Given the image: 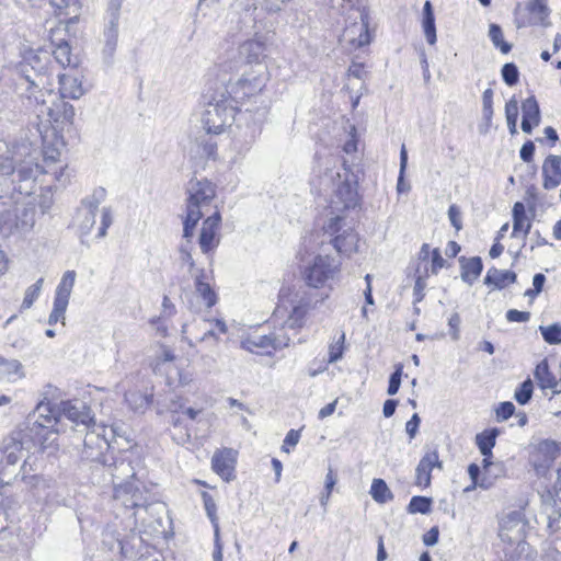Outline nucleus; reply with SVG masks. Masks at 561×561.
I'll use <instances>...</instances> for the list:
<instances>
[{"label": "nucleus", "mask_w": 561, "mask_h": 561, "mask_svg": "<svg viewBox=\"0 0 561 561\" xmlns=\"http://www.w3.org/2000/svg\"><path fill=\"white\" fill-rule=\"evenodd\" d=\"M408 164V152L405 146L402 145L400 150V174L398 179L397 190L399 193L408 192L410 186L404 183L403 176Z\"/></svg>", "instance_id": "864d4df0"}, {"label": "nucleus", "mask_w": 561, "mask_h": 561, "mask_svg": "<svg viewBox=\"0 0 561 561\" xmlns=\"http://www.w3.org/2000/svg\"><path fill=\"white\" fill-rule=\"evenodd\" d=\"M59 412L60 419L65 417L75 424L87 425L91 421L89 408L80 400L61 401Z\"/></svg>", "instance_id": "5701e85b"}, {"label": "nucleus", "mask_w": 561, "mask_h": 561, "mask_svg": "<svg viewBox=\"0 0 561 561\" xmlns=\"http://www.w3.org/2000/svg\"><path fill=\"white\" fill-rule=\"evenodd\" d=\"M51 7H54L58 14L70 15L78 14L79 1L78 0H49Z\"/></svg>", "instance_id": "37998d69"}, {"label": "nucleus", "mask_w": 561, "mask_h": 561, "mask_svg": "<svg viewBox=\"0 0 561 561\" xmlns=\"http://www.w3.org/2000/svg\"><path fill=\"white\" fill-rule=\"evenodd\" d=\"M44 279L39 278L36 280L35 284L31 285L26 288L24 299L22 302L23 309H28L33 306L34 301L38 298L42 286H43Z\"/></svg>", "instance_id": "3c124183"}, {"label": "nucleus", "mask_w": 561, "mask_h": 561, "mask_svg": "<svg viewBox=\"0 0 561 561\" xmlns=\"http://www.w3.org/2000/svg\"><path fill=\"white\" fill-rule=\"evenodd\" d=\"M221 216L218 210H214L203 221V227L198 238L199 248L203 253L213 251L219 244L218 230Z\"/></svg>", "instance_id": "aec40b11"}, {"label": "nucleus", "mask_w": 561, "mask_h": 561, "mask_svg": "<svg viewBox=\"0 0 561 561\" xmlns=\"http://www.w3.org/2000/svg\"><path fill=\"white\" fill-rule=\"evenodd\" d=\"M35 414V425L42 428H53L60 421L59 405L53 407L48 401H41L36 405Z\"/></svg>", "instance_id": "bb28decb"}, {"label": "nucleus", "mask_w": 561, "mask_h": 561, "mask_svg": "<svg viewBox=\"0 0 561 561\" xmlns=\"http://www.w3.org/2000/svg\"><path fill=\"white\" fill-rule=\"evenodd\" d=\"M323 232L331 239L333 248L340 254L350 256L358 248V234L346 216L341 214L330 216L322 225Z\"/></svg>", "instance_id": "6e6552de"}, {"label": "nucleus", "mask_w": 561, "mask_h": 561, "mask_svg": "<svg viewBox=\"0 0 561 561\" xmlns=\"http://www.w3.org/2000/svg\"><path fill=\"white\" fill-rule=\"evenodd\" d=\"M237 101L228 89L220 88L208 98L201 116V123L207 134H221L236 119Z\"/></svg>", "instance_id": "423d86ee"}, {"label": "nucleus", "mask_w": 561, "mask_h": 561, "mask_svg": "<svg viewBox=\"0 0 561 561\" xmlns=\"http://www.w3.org/2000/svg\"><path fill=\"white\" fill-rule=\"evenodd\" d=\"M345 350V333L342 332L336 341H333L329 345V357L328 363L333 364L343 357Z\"/></svg>", "instance_id": "49530a36"}, {"label": "nucleus", "mask_w": 561, "mask_h": 561, "mask_svg": "<svg viewBox=\"0 0 561 561\" xmlns=\"http://www.w3.org/2000/svg\"><path fill=\"white\" fill-rule=\"evenodd\" d=\"M401 376H402V366L399 365L396 371L390 376L389 386H388V394L394 396L400 388L401 385Z\"/></svg>", "instance_id": "e2e57ef3"}, {"label": "nucleus", "mask_w": 561, "mask_h": 561, "mask_svg": "<svg viewBox=\"0 0 561 561\" xmlns=\"http://www.w3.org/2000/svg\"><path fill=\"white\" fill-rule=\"evenodd\" d=\"M561 444L551 439H542L533 446L529 462L539 476H543L560 456Z\"/></svg>", "instance_id": "4468645a"}, {"label": "nucleus", "mask_w": 561, "mask_h": 561, "mask_svg": "<svg viewBox=\"0 0 561 561\" xmlns=\"http://www.w3.org/2000/svg\"><path fill=\"white\" fill-rule=\"evenodd\" d=\"M105 44L103 55L106 59H111L116 50L118 41V21L108 20L104 30Z\"/></svg>", "instance_id": "f704fd0d"}, {"label": "nucleus", "mask_w": 561, "mask_h": 561, "mask_svg": "<svg viewBox=\"0 0 561 561\" xmlns=\"http://www.w3.org/2000/svg\"><path fill=\"white\" fill-rule=\"evenodd\" d=\"M358 2L359 0H330L331 8L339 13L352 12V22L344 27L340 37V42L350 49L360 48L370 42L367 16L358 9Z\"/></svg>", "instance_id": "0eeeda50"}, {"label": "nucleus", "mask_w": 561, "mask_h": 561, "mask_svg": "<svg viewBox=\"0 0 561 561\" xmlns=\"http://www.w3.org/2000/svg\"><path fill=\"white\" fill-rule=\"evenodd\" d=\"M27 105L33 108L43 127L64 128L73 124L75 107L65 101L66 98L58 96L49 87L45 88V79L39 77L36 83L30 87Z\"/></svg>", "instance_id": "f03ea898"}, {"label": "nucleus", "mask_w": 561, "mask_h": 561, "mask_svg": "<svg viewBox=\"0 0 561 561\" xmlns=\"http://www.w3.org/2000/svg\"><path fill=\"white\" fill-rule=\"evenodd\" d=\"M299 439H300V432L296 431V430H290L286 434V437L284 439V443L282 446L283 451L289 454L290 453L289 447H295L298 444Z\"/></svg>", "instance_id": "69168bd1"}, {"label": "nucleus", "mask_w": 561, "mask_h": 561, "mask_svg": "<svg viewBox=\"0 0 561 561\" xmlns=\"http://www.w3.org/2000/svg\"><path fill=\"white\" fill-rule=\"evenodd\" d=\"M432 500L425 496H413L408 505L410 514H427L431 512Z\"/></svg>", "instance_id": "09e8293b"}, {"label": "nucleus", "mask_w": 561, "mask_h": 561, "mask_svg": "<svg viewBox=\"0 0 561 561\" xmlns=\"http://www.w3.org/2000/svg\"><path fill=\"white\" fill-rule=\"evenodd\" d=\"M53 55L55 57V60L60 66H68L70 68H75L76 62L71 55V48L67 42L62 41L61 43L57 44L55 49L53 50Z\"/></svg>", "instance_id": "ea45409f"}, {"label": "nucleus", "mask_w": 561, "mask_h": 561, "mask_svg": "<svg viewBox=\"0 0 561 561\" xmlns=\"http://www.w3.org/2000/svg\"><path fill=\"white\" fill-rule=\"evenodd\" d=\"M525 524L517 512L505 515L500 522L499 536L508 543L519 542L524 537Z\"/></svg>", "instance_id": "412c9836"}, {"label": "nucleus", "mask_w": 561, "mask_h": 561, "mask_svg": "<svg viewBox=\"0 0 561 561\" xmlns=\"http://www.w3.org/2000/svg\"><path fill=\"white\" fill-rule=\"evenodd\" d=\"M186 215L184 218L183 237L192 238L199 219L208 215L213 209L216 197V186L206 179H193L187 185Z\"/></svg>", "instance_id": "20e7f679"}, {"label": "nucleus", "mask_w": 561, "mask_h": 561, "mask_svg": "<svg viewBox=\"0 0 561 561\" xmlns=\"http://www.w3.org/2000/svg\"><path fill=\"white\" fill-rule=\"evenodd\" d=\"M489 37H490L491 42L493 43V45L495 47L500 48V50L503 54H507L511 51L512 46L504 41L503 32H502V28L500 27V25H497V24L490 25Z\"/></svg>", "instance_id": "79ce46f5"}, {"label": "nucleus", "mask_w": 561, "mask_h": 561, "mask_svg": "<svg viewBox=\"0 0 561 561\" xmlns=\"http://www.w3.org/2000/svg\"><path fill=\"white\" fill-rule=\"evenodd\" d=\"M468 472L473 482L472 488L480 486L482 489H489L492 485V482L488 481L486 479H482L480 482H478V477L480 474V468L476 463H471L469 466Z\"/></svg>", "instance_id": "052dcab7"}, {"label": "nucleus", "mask_w": 561, "mask_h": 561, "mask_svg": "<svg viewBox=\"0 0 561 561\" xmlns=\"http://www.w3.org/2000/svg\"><path fill=\"white\" fill-rule=\"evenodd\" d=\"M523 118L531 121L535 126L540 123V110L535 96L526 99L522 104Z\"/></svg>", "instance_id": "a19ab883"}, {"label": "nucleus", "mask_w": 561, "mask_h": 561, "mask_svg": "<svg viewBox=\"0 0 561 561\" xmlns=\"http://www.w3.org/2000/svg\"><path fill=\"white\" fill-rule=\"evenodd\" d=\"M36 149L28 140L9 142L0 139V176L12 175L16 171L15 191L30 196L35 193L39 178L50 176L64 186L70 180L67 163L60 160L58 148L45 146L43 164L36 162Z\"/></svg>", "instance_id": "f257e3e1"}, {"label": "nucleus", "mask_w": 561, "mask_h": 561, "mask_svg": "<svg viewBox=\"0 0 561 561\" xmlns=\"http://www.w3.org/2000/svg\"><path fill=\"white\" fill-rule=\"evenodd\" d=\"M125 401L134 411H139L145 409L149 401L146 394L139 391H128L125 393Z\"/></svg>", "instance_id": "8fccbe9b"}, {"label": "nucleus", "mask_w": 561, "mask_h": 561, "mask_svg": "<svg viewBox=\"0 0 561 561\" xmlns=\"http://www.w3.org/2000/svg\"><path fill=\"white\" fill-rule=\"evenodd\" d=\"M534 377L541 389H551L553 393H560L558 390V380L550 371L547 359H542L535 368Z\"/></svg>", "instance_id": "c85d7f7f"}, {"label": "nucleus", "mask_w": 561, "mask_h": 561, "mask_svg": "<svg viewBox=\"0 0 561 561\" xmlns=\"http://www.w3.org/2000/svg\"><path fill=\"white\" fill-rule=\"evenodd\" d=\"M335 483H336V477L333 473V471L330 469L325 476L324 492L320 496L321 506L325 507L328 505V502L331 496V492H332Z\"/></svg>", "instance_id": "6e6d98bb"}, {"label": "nucleus", "mask_w": 561, "mask_h": 561, "mask_svg": "<svg viewBox=\"0 0 561 561\" xmlns=\"http://www.w3.org/2000/svg\"><path fill=\"white\" fill-rule=\"evenodd\" d=\"M114 491L113 499L126 508H137L147 504L148 490L136 478L131 461L126 458L116 460L108 467Z\"/></svg>", "instance_id": "7ed1b4c3"}, {"label": "nucleus", "mask_w": 561, "mask_h": 561, "mask_svg": "<svg viewBox=\"0 0 561 561\" xmlns=\"http://www.w3.org/2000/svg\"><path fill=\"white\" fill-rule=\"evenodd\" d=\"M239 56L240 58L253 68H256L259 65H264V59L266 57V42L264 36L255 35L253 38L244 41L239 46Z\"/></svg>", "instance_id": "6ab92c4d"}, {"label": "nucleus", "mask_w": 561, "mask_h": 561, "mask_svg": "<svg viewBox=\"0 0 561 561\" xmlns=\"http://www.w3.org/2000/svg\"><path fill=\"white\" fill-rule=\"evenodd\" d=\"M369 493L374 501L379 504H385L393 499L391 490L382 479L373 480Z\"/></svg>", "instance_id": "58836bf2"}, {"label": "nucleus", "mask_w": 561, "mask_h": 561, "mask_svg": "<svg viewBox=\"0 0 561 561\" xmlns=\"http://www.w3.org/2000/svg\"><path fill=\"white\" fill-rule=\"evenodd\" d=\"M329 297L330 290L327 293H318L313 290L304 291L296 305L293 306V309L285 322L286 325L290 329L301 328L309 311L323 304Z\"/></svg>", "instance_id": "ddd939ff"}, {"label": "nucleus", "mask_w": 561, "mask_h": 561, "mask_svg": "<svg viewBox=\"0 0 561 561\" xmlns=\"http://www.w3.org/2000/svg\"><path fill=\"white\" fill-rule=\"evenodd\" d=\"M76 276L77 274L75 271H67L64 273L60 283L56 288L54 301L68 306L69 298L75 286Z\"/></svg>", "instance_id": "2f4dec72"}, {"label": "nucleus", "mask_w": 561, "mask_h": 561, "mask_svg": "<svg viewBox=\"0 0 561 561\" xmlns=\"http://www.w3.org/2000/svg\"><path fill=\"white\" fill-rule=\"evenodd\" d=\"M289 341L286 334H253L241 342V347L252 353L268 352L288 346Z\"/></svg>", "instance_id": "dca6fc26"}, {"label": "nucleus", "mask_w": 561, "mask_h": 561, "mask_svg": "<svg viewBox=\"0 0 561 561\" xmlns=\"http://www.w3.org/2000/svg\"><path fill=\"white\" fill-rule=\"evenodd\" d=\"M113 218L111 209L107 207L102 208L101 210V226L99 228L98 237L103 238L106 236L107 228L112 225Z\"/></svg>", "instance_id": "680f3d73"}, {"label": "nucleus", "mask_w": 561, "mask_h": 561, "mask_svg": "<svg viewBox=\"0 0 561 561\" xmlns=\"http://www.w3.org/2000/svg\"><path fill=\"white\" fill-rule=\"evenodd\" d=\"M50 61V55L46 50H27L23 56L21 62V72L23 73V81L20 83L22 90V96H27L32 89V83H36V80L42 77L45 79V88L50 87L48 76L46 75L48 64Z\"/></svg>", "instance_id": "9d476101"}, {"label": "nucleus", "mask_w": 561, "mask_h": 561, "mask_svg": "<svg viewBox=\"0 0 561 561\" xmlns=\"http://www.w3.org/2000/svg\"><path fill=\"white\" fill-rule=\"evenodd\" d=\"M268 79V71L265 65H259L245 71L240 79L231 84L230 95L234 101L254 96L260 93Z\"/></svg>", "instance_id": "f8f14e48"}, {"label": "nucleus", "mask_w": 561, "mask_h": 561, "mask_svg": "<svg viewBox=\"0 0 561 561\" xmlns=\"http://www.w3.org/2000/svg\"><path fill=\"white\" fill-rule=\"evenodd\" d=\"M435 467H442L437 451L426 453L416 467L415 483L420 486L427 488L431 484V472Z\"/></svg>", "instance_id": "a878e982"}, {"label": "nucleus", "mask_w": 561, "mask_h": 561, "mask_svg": "<svg viewBox=\"0 0 561 561\" xmlns=\"http://www.w3.org/2000/svg\"><path fill=\"white\" fill-rule=\"evenodd\" d=\"M461 279L468 285H472L480 276L483 265L479 256H473L468 260L461 259Z\"/></svg>", "instance_id": "473e14b6"}, {"label": "nucleus", "mask_w": 561, "mask_h": 561, "mask_svg": "<svg viewBox=\"0 0 561 561\" xmlns=\"http://www.w3.org/2000/svg\"><path fill=\"white\" fill-rule=\"evenodd\" d=\"M50 182L53 180L46 181L45 178H39L37 183L44 184L47 183L46 192L41 195L39 207L43 213H46L53 205V195L50 193Z\"/></svg>", "instance_id": "bf43d9fd"}, {"label": "nucleus", "mask_w": 561, "mask_h": 561, "mask_svg": "<svg viewBox=\"0 0 561 561\" xmlns=\"http://www.w3.org/2000/svg\"><path fill=\"white\" fill-rule=\"evenodd\" d=\"M67 307H68L67 305L54 301V307L49 314L48 323L50 325H53V324L61 321V324L65 325V320H66L65 313H66Z\"/></svg>", "instance_id": "4d7b16f0"}, {"label": "nucleus", "mask_w": 561, "mask_h": 561, "mask_svg": "<svg viewBox=\"0 0 561 561\" xmlns=\"http://www.w3.org/2000/svg\"><path fill=\"white\" fill-rule=\"evenodd\" d=\"M136 510L137 511L134 513V517L136 524L140 522V533L156 535L163 531L162 520L160 517L156 516L163 512L162 505L150 504L147 501V504L137 507Z\"/></svg>", "instance_id": "f3484780"}, {"label": "nucleus", "mask_w": 561, "mask_h": 561, "mask_svg": "<svg viewBox=\"0 0 561 561\" xmlns=\"http://www.w3.org/2000/svg\"><path fill=\"white\" fill-rule=\"evenodd\" d=\"M430 265L432 274H437L438 271L444 267L445 260L443 259L439 249L436 248L432 251Z\"/></svg>", "instance_id": "338daca9"}, {"label": "nucleus", "mask_w": 561, "mask_h": 561, "mask_svg": "<svg viewBox=\"0 0 561 561\" xmlns=\"http://www.w3.org/2000/svg\"><path fill=\"white\" fill-rule=\"evenodd\" d=\"M186 244H182L180 248V260L183 264H186L190 270H192L195 265V262L191 254V238H185Z\"/></svg>", "instance_id": "0e129e2a"}, {"label": "nucleus", "mask_w": 561, "mask_h": 561, "mask_svg": "<svg viewBox=\"0 0 561 561\" xmlns=\"http://www.w3.org/2000/svg\"><path fill=\"white\" fill-rule=\"evenodd\" d=\"M531 228V221L526 215V209L523 203L517 202L513 206V232L512 237H517L519 232L526 237Z\"/></svg>", "instance_id": "7c9ffc66"}, {"label": "nucleus", "mask_w": 561, "mask_h": 561, "mask_svg": "<svg viewBox=\"0 0 561 561\" xmlns=\"http://www.w3.org/2000/svg\"><path fill=\"white\" fill-rule=\"evenodd\" d=\"M325 180L331 184L327 218L337 214L346 216L359 205L358 180L351 169L343 167L342 171L327 174Z\"/></svg>", "instance_id": "39448f33"}, {"label": "nucleus", "mask_w": 561, "mask_h": 561, "mask_svg": "<svg viewBox=\"0 0 561 561\" xmlns=\"http://www.w3.org/2000/svg\"><path fill=\"white\" fill-rule=\"evenodd\" d=\"M422 26L425 34V38L430 45L436 43V26L435 16L431 1L426 0L423 7V19Z\"/></svg>", "instance_id": "72a5a7b5"}, {"label": "nucleus", "mask_w": 561, "mask_h": 561, "mask_svg": "<svg viewBox=\"0 0 561 561\" xmlns=\"http://www.w3.org/2000/svg\"><path fill=\"white\" fill-rule=\"evenodd\" d=\"M341 267L333 257L329 255H317L302 272L306 285L312 289L324 288L323 293L332 291L329 282L335 279L340 274Z\"/></svg>", "instance_id": "1a4fd4ad"}, {"label": "nucleus", "mask_w": 561, "mask_h": 561, "mask_svg": "<svg viewBox=\"0 0 561 561\" xmlns=\"http://www.w3.org/2000/svg\"><path fill=\"white\" fill-rule=\"evenodd\" d=\"M236 463V453L230 448L218 450L214 454L211 466L214 471L224 480L232 479Z\"/></svg>", "instance_id": "b1692460"}, {"label": "nucleus", "mask_w": 561, "mask_h": 561, "mask_svg": "<svg viewBox=\"0 0 561 561\" xmlns=\"http://www.w3.org/2000/svg\"><path fill=\"white\" fill-rule=\"evenodd\" d=\"M492 104H493V90L486 89L482 95V113H483V118L485 119V122L488 124L491 123V119L493 116Z\"/></svg>", "instance_id": "5fc2aeb1"}, {"label": "nucleus", "mask_w": 561, "mask_h": 561, "mask_svg": "<svg viewBox=\"0 0 561 561\" xmlns=\"http://www.w3.org/2000/svg\"><path fill=\"white\" fill-rule=\"evenodd\" d=\"M543 187L553 190L561 184V156L549 154L542 163Z\"/></svg>", "instance_id": "393cba45"}, {"label": "nucleus", "mask_w": 561, "mask_h": 561, "mask_svg": "<svg viewBox=\"0 0 561 561\" xmlns=\"http://www.w3.org/2000/svg\"><path fill=\"white\" fill-rule=\"evenodd\" d=\"M497 428L485 430L477 434L476 444L483 457H492V448L495 446Z\"/></svg>", "instance_id": "c9c22d12"}, {"label": "nucleus", "mask_w": 561, "mask_h": 561, "mask_svg": "<svg viewBox=\"0 0 561 561\" xmlns=\"http://www.w3.org/2000/svg\"><path fill=\"white\" fill-rule=\"evenodd\" d=\"M516 278V274L512 271H503L492 267L488 271L484 277V284L493 286L496 289H503L508 284H514Z\"/></svg>", "instance_id": "c756f323"}, {"label": "nucleus", "mask_w": 561, "mask_h": 561, "mask_svg": "<svg viewBox=\"0 0 561 561\" xmlns=\"http://www.w3.org/2000/svg\"><path fill=\"white\" fill-rule=\"evenodd\" d=\"M36 211L33 206L16 207L14 213L7 203H0V231L4 234L14 230L26 233L35 225Z\"/></svg>", "instance_id": "9b49d317"}, {"label": "nucleus", "mask_w": 561, "mask_h": 561, "mask_svg": "<svg viewBox=\"0 0 561 561\" xmlns=\"http://www.w3.org/2000/svg\"><path fill=\"white\" fill-rule=\"evenodd\" d=\"M505 115L507 126L512 135L517 133L516 123L518 116V102L515 98L511 99L505 105Z\"/></svg>", "instance_id": "de8ad7c7"}, {"label": "nucleus", "mask_w": 561, "mask_h": 561, "mask_svg": "<svg viewBox=\"0 0 561 561\" xmlns=\"http://www.w3.org/2000/svg\"><path fill=\"white\" fill-rule=\"evenodd\" d=\"M195 291L203 299L207 308H211L217 302V296L210 284L204 280V274L196 276L195 278Z\"/></svg>", "instance_id": "4c0bfd02"}, {"label": "nucleus", "mask_w": 561, "mask_h": 561, "mask_svg": "<svg viewBox=\"0 0 561 561\" xmlns=\"http://www.w3.org/2000/svg\"><path fill=\"white\" fill-rule=\"evenodd\" d=\"M59 95L66 99L78 100L84 94L82 80L76 68L58 75Z\"/></svg>", "instance_id": "4be33fe9"}, {"label": "nucleus", "mask_w": 561, "mask_h": 561, "mask_svg": "<svg viewBox=\"0 0 561 561\" xmlns=\"http://www.w3.org/2000/svg\"><path fill=\"white\" fill-rule=\"evenodd\" d=\"M514 411L515 407L512 402H502L496 409V416L500 420H507L514 414Z\"/></svg>", "instance_id": "774afa93"}, {"label": "nucleus", "mask_w": 561, "mask_h": 561, "mask_svg": "<svg viewBox=\"0 0 561 561\" xmlns=\"http://www.w3.org/2000/svg\"><path fill=\"white\" fill-rule=\"evenodd\" d=\"M534 392V383L530 378H527L520 386L515 390L514 399L522 405L527 404Z\"/></svg>", "instance_id": "a18cd8bd"}, {"label": "nucleus", "mask_w": 561, "mask_h": 561, "mask_svg": "<svg viewBox=\"0 0 561 561\" xmlns=\"http://www.w3.org/2000/svg\"><path fill=\"white\" fill-rule=\"evenodd\" d=\"M204 506H205L207 516L209 517V519L213 524L214 534L220 533L218 517H217V506L211 496L204 494Z\"/></svg>", "instance_id": "603ef678"}, {"label": "nucleus", "mask_w": 561, "mask_h": 561, "mask_svg": "<svg viewBox=\"0 0 561 561\" xmlns=\"http://www.w3.org/2000/svg\"><path fill=\"white\" fill-rule=\"evenodd\" d=\"M540 333L548 344H561V324L540 325Z\"/></svg>", "instance_id": "c03bdc74"}, {"label": "nucleus", "mask_w": 561, "mask_h": 561, "mask_svg": "<svg viewBox=\"0 0 561 561\" xmlns=\"http://www.w3.org/2000/svg\"><path fill=\"white\" fill-rule=\"evenodd\" d=\"M23 456L22 448L18 445L5 448L2 457L0 458V468H2L5 476H12L13 470Z\"/></svg>", "instance_id": "e433bc0d"}, {"label": "nucleus", "mask_w": 561, "mask_h": 561, "mask_svg": "<svg viewBox=\"0 0 561 561\" xmlns=\"http://www.w3.org/2000/svg\"><path fill=\"white\" fill-rule=\"evenodd\" d=\"M100 205V199L93 195L82 203V207L79 210V217H82L79 227L83 234L91 231L95 225L96 211Z\"/></svg>", "instance_id": "cd10ccee"}, {"label": "nucleus", "mask_w": 561, "mask_h": 561, "mask_svg": "<svg viewBox=\"0 0 561 561\" xmlns=\"http://www.w3.org/2000/svg\"><path fill=\"white\" fill-rule=\"evenodd\" d=\"M502 77L506 84L514 85L518 81V69L514 64H505L502 68Z\"/></svg>", "instance_id": "13d9d810"}, {"label": "nucleus", "mask_w": 561, "mask_h": 561, "mask_svg": "<svg viewBox=\"0 0 561 561\" xmlns=\"http://www.w3.org/2000/svg\"><path fill=\"white\" fill-rule=\"evenodd\" d=\"M116 436L114 426L102 427V433L92 431L85 434L83 444V456L91 461H100L104 451L107 450Z\"/></svg>", "instance_id": "2eb2a0df"}, {"label": "nucleus", "mask_w": 561, "mask_h": 561, "mask_svg": "<svg viewBox=\"0 0 561 561\" xmlns=\"http://www.w3.org/2000/svg\"><path fill=\"white\" fill-rule=\"evenodd\" d=\"M549 9L543 0H529L523 11L516 13L518 28L530 25H548Z\"/></svg>", "instance_id": "a211bd4d"}]
</instances>
